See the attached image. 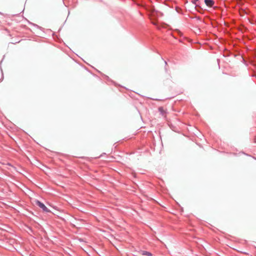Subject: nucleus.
<instances>
[{"mask_svg": "<svg viewBox=\"0 0 256 256\" xmlns=\"http://www.w3.org/2000/svg\"><path fill=\"white\" fill-rule=\"evenodd\" d=\"M195 8L196 9V10L198 12H200V10H202V8H201V7L199 6H198V5H196V6H195Z\"/></svg>", "mask_w": 256, "mask_h": 256, "instance_id": "6", "label": "nucleus"}, {"mask_svg": "<svg viewBox=\"0 0 256 256\" xmlns=\"http://www.w3.org/2000/svg\"><path fill=\"white\" fill-rule=\"evenodd\" d=\"M204 2L209 7H212L214 4V2L213 0H204Z\"/></svg>", "mask_w": 256, "mask_h": 256, "instance_id": "2", "label": "nucleus"}, {"mask_svg": "<svg viewBox=\"0 0 256 256\" xmlns=\"http://www.w3.org/2000/svg\"><path fill=\"white\" fill-rule=\"evenodd\" d=\"M35 204L38 206L40 208L43 210L44 212H50V210L49 209H48L46 206L42 202H40V201H39L38 200H36Z\"/></svg>", "mask_w": 256, "mask_h": 256, "instance_id": "1", "label": "nucleus"}, {"mask_svg": "<svg viewBox=\"0 0 256 256\" xmlns=\"http://www.w3.org/2000/svg\"><path fill=\"white\" fill-rule=\"evenodd\" d=\"M142 254L147 256H152V254L150 252H146V251H144L142 252Z\"/></svg>", "mask_w": 256, "mask_h": 256, "instance_id": "5", "label": "nucleus"}, {"mask_svg": "<svg viewBox=\"0 0 256 256\" xmlns=\"http://www.w3.org/2000/svg\"><path fill=\"white\" fill-rule=\"evenodd\" d=\"M152 24L154 25H156V21H152Z\"/></svg>", "mask_w": 256, "mask_h": 256, "instance_id": "7", "label": "nucleus"}, {"mask_svg": "<svg viewBox=\"0 0 256 256\" xmlns=\"http://www.w3.org/2000/svg\"><path fill=\"white\" fill-rule=\"evenodd\" d=\"M165 64H166V65H167V62H166V61H165Z\"/></svg>", "mask_w": 256, "mask_h": 256, "instance_id": "8", "label": "nucleus"}, {"mask_svg": "<svg viewBox=\"0 0 256 256\" xmlns=\"http://www.w3.org/2000/svg\"><path fill=\"white\" fill-rule=\"evenodd\" d=\"M158 111L160 112V114L162 115V116H164V114H165V112H164V110L163 108L162 107H160L158 108Z\"/></svg>", "mask_w": 256, "mask_h": 256, "instance_id": "4", "label": "nucleus"}, {"mask_svg": "<svg viewBox=\"0 0 256 256\" xmlns=\"http://www.w3.org/2000/svg\"><path fill=\"white\" fill-rule=\"evenodd\" d=\"M240 32H246V30H247V28L244 27V26H242L240 28Z\"/></svg>", "mask_w": 256, "mask_h": 256, "instance_id": "3", "label": "nucleus"}]
</instances>
